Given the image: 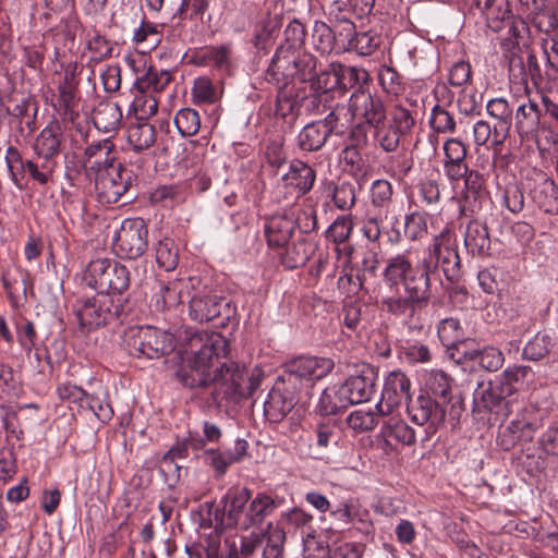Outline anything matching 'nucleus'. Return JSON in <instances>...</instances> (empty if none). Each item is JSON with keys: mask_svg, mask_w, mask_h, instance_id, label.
<instances>
[{"mask_svg": "<svg viewBox=\"0 0 558 558\" xmlns=\"http://www.w3.org/2000/svg\"><path fill=\"white\" fill-rule=\"evenodd\" d=\"M461 259L448 228H445L423 251V256L413 264L408 254H397L387 259L383 270L386 293L378 301L383 311L401 318L411 330L421 329L417 315L432 298L433 280H440L439 270L450 282L449 299L462 304L468 299L465 287L457 284Z\"/></svg>", "mask_w": 558, "mask_h": 558, "instance_id": "1", "label": "nucleus"}, {"mask_svg": "<svg viewBox=\"0 0 558 558\" xmlns=\"http://www.w3.org/2000/svg\"><path fill=\"white\" fill-rule=\"evenodd\" d=\"M227 354L228 341L220 333H192L183 359L190 372L182 369L179 373L181 381L191 389L211 387V402L217 407L223 402L238 403L244 366L233 361L220 362Z\"/></svg>", "mask_w": 558, "mask_h": 558, "instance_id": "2", "label": "nucleus"}, {"mask_svg": "<svg viewBox=\"0 0 558 558\" xmlns=\"http://www.w3.org/2000/svg\"><path fill=\"white\" fill-rule=\"evenodd\" d=\"M222 512L215 508L214 501L201 505V527H214L222 531L226 527L247 530L260 524L279 507L269 495L258 493L251 499V492L245 487H231L220 500Z\"/></svg>", "mask_w": 558, "mask_h": 558, "instance_id": "3", "label": "nucleus"}, {"mask_svg": "<svg viewBox=\"0 0 558 558\" xmlns=\"http://www.w3.org/2000/svg\"><path fill=\"white\" fill-rule=\"evenodd\" d=\"M333 367V361L323 356L302 355L288 362L284 374L264 402L266 417L274 423L281 422L295 405L301 387L311 388L314 381L326 377Z\"/></svg>", "mask_w": 558, "mask_h": 558, "instance_id": "4", "label": "nucleus"}, {"mask_svg": "<svg viewBox=\"0 0 558 558\" xmlns=\"http://www.w3.org/2000/svg\"><path fill=\"white\" fill-rule=\"evenodd\" d=\"M317 63V58L305 50L277 48L266 70L265 80L278 89L286 88L295 80L306 83L315 76Z\"/></svg>", "mask_w": 558, "mask_h": 558, "instance_id": "5", "label": "nucleus"}, {"mask_svg": "<svg viewBox=\"0 0 558 558\" xmlns=\"http://www.w3.org/2000/svg\"><path fill=\"white\" fill-rule=\"evenodd\" d=\"M122 343L130 355L153 360L171 353L175 348V338L151 326H131L124 330Z\"/></svg>", "mask_w": 558, "mask_h": 558, "instance_id": "6", "label": "nucleus"}, {"mask_svg": "<svg viewBox=\"0 0 558 558\" xmlns=\"http://www.w3.org/2000/svg\"><path fill=\"white\" fill-rule=\"evenodd\" d=\"M83 279L88 287L97 290L99 294L121 295L130 287L129 269L110 258L90 260Z\"/></svg>", "mask_w": 558, "mask_h": 558, "instance_id": "7", "label": "nucleus"}, {"mask_svg": "<svg viewBox=\"0 0 558 558\" xmlns=\"http://www.w3.org/2000/svg\"><path fill=\"white\" fill-rule=\"evenodd\" d=\"M171 73L166 70L157 71L151 65L145 74L135 77L132 92L135 94L132 107L140 119H145L157 113L158 102L148 92H161L171 82Z\"/></svg>", "mask_w": 558, "mask_h": 558, "instance_id": "8", "label": "nucleus"}, {"mask_svg": "<svg viewBox=\"0 0 558 558\" xmlns=\"http://www.w3.org/2000/svg\"><path fill=\"white\" fill-rule=\"evenodd\" d=\"M123 305L116 304L112 295L97 294L80 300L75 304V315L80 325L93 329L100 327L123 314Z\"/></svg>", "mask_w": 558, "mask_h": 558, "instance_id": "9", "label": "nucleus"}, {"mask_svg": "<svg viewBox=\"0 0 558 558\" xmlns=\"http://www.w3.org/2000/svg\"><path fill=\"white\" fill-rule=\"evenodd\" d=\"M148 248V227L142 218L124 219L113 236V250L121 258L136 259Z\"/></svg>", "mask_w": 558, "mask_h": 558, "instance_id": "10", "label": "nucleus"}, {"mask_svg": "<svg viewBox=\"0 0 558 558\" xmlns=\"http://www.w3.org/2000/svg\"><path fill=\"white\" fill-rule=\"evenodd\" d=\"M94 181L95 193L99 203L110 205L118 203L130 190L136 177L132 169L119 163L114 168L89 178Z\"/></svg>", "mask_w": 558, "mask_h": 558, "instance_id": "11", "label": "nucleus"}, {"mask_svg": "<svg viewBox=\"0 0 558 558\" xmlns=\"http://www.w3.org/2000/svg\"><path fill=\"white\" fill-rule=\"evenodd\" d=\"M506 36L501 38V49L507 53L509 60V73L511 80L519 82L526 86L527 84V72L523 62V59L518 54L519 39L527 32V25L522 19H509V27Z\"/></svg>", "mask_w": 558, "mask_h": 558, "instance_id": "12", "label": "nucleus"}, {"mask_svg": "<svg viewBox=\"0 0 558 558\" xmlns=\"http://www.w3.org/2000/svg\"><path fill=\"white\" fill-rule=\"evenodd\" d=\"M282 9L277 4L266 5L253 26L251 43L258 53L267 54L272 48L282 26Z\"/></svg>", "mask_w": 558, "mask_h": 558, "instance_id": "13", "label": "nucleus"}, {"mask_svg": "<svg viewBox=\"0 0 558 558\" xmlns=\"http://www.w3.org/2000/svg\"><path fill=\"white\" fill-rule=\"evenodd\" d=\"M411 421L424 426L427 437L434 435L445 422V410L442 407L428 396H418L407 407Z\"/></svg>", "mask_w": 558, "mask_h": 558, "instance_id": "14", "label": "nucleus"}, {"mask_svg": "<svg viewBox=\"0 0 558 558\" xmlns=\"http://www.w3.org/2000/svg\"><path fill=\"white\" fill-rule=\"evenodd\" d=\"M351 118L364 120L369 128L386 120L387 112L381 98L368 88H357L349 99Z\"/></svg>", "mask_w": 558, "mask_h": 558, "instance_id": "15", "label": "nucleus"}, {"mask_svg": "<svg viewBox=\"0 0 558 558\" xmlns=\"http://www.w3.org/2000/svg\"><path fill=\"white\" fill-rule=\"evenodd\" d=\"M339 63H330L327 68L316 69L315 76L308 81L311 87L316 92L308 100V108L317 114H323L327 109L326 102H329V92L341 86L340 71L337 66Z\"/></svg>", "mask_w": 558, "mask_h": 558, "instance_id": "16", "label": "nucleus"}, {"mask_svg": "<svg viewBox=\"0 0 558 558\" xmlns=\"http://www.w3.org/2000/svg\"><path fill=\"white\" fill-rule=\"evenodd\" d=\"M83 162L88 178L119 166L116 145L110 138L92 142L83 154Z\"/></svg>", "mask_w": 558, "mask_h": 558, "instance_id": "17", "label": "nucleus"}, {"mask_svg": "<svg viewBox=\"0 0 558 558\" xmlns=\"http://www.w3.org/2000/svg\"><path fill=\"white\" fill-rule=\"evenodd\" d=\"M411 381L401 371H392L385 379L381 399L375 405L380 415H389L393 409L410 397Z\"/></svg>", "mask_w": 558, "mask_h": 558, "instance_id": "18", "label": "nucleus"}, {"mask_svg": "<svg viewBox=\"0 0 558 558\" xmlns=\"http://www.w3.org/2000/svg\"><path fill=\"white\" fill-rule=\"evenodd\" d=\"M76 64H69L64 71V78L58 86V98L54 107L59 114L71 122L78 117L77 85L75 80Z\"/></svg>", "mask_w": 558, "mask_h": 558, "instance_id": "19", "label": "nucleus"}, {"mask_svg": "<svg viewBox=\"0 0 558 558\" xmlns=\"http://www.w3.org/2000/svg\"><path fill=\"white\" fill-rule=\"evenodd\" d=\"M529 189L531 201L548 215H558V186L546 173L539 171Z\"/></svg>", "mask_w": 558, "mask_h": 558, "instance_id": "20", "label": "nucleus"}, {"mask_svg": "<svg viewBox=\"0 0 558 558\" xmlns=\"http://www.w3.org/2000/svg\"><path fill=\"white\" fill-rule=\"evenodd\" d=\"M487 113L496 121L494 123V151L499 153L500 147L509 136L512 125V107L504 97L493 98L486 105Z\"/></svg>", "mask_w": 558, "mask_h": 558, "instance_id": "21", "label": "nucleus"}, {"mask_svg": "<svg viewBox=\"0 0 558 558\" xmlns=\"http://www.w3.org/2000/svg\"><path fill=\"white\" fill-rule=\"evenodd\" d=\"M379 436L383 438L381 449L386 453L397 450V446L415 444V432L403 420L391 416L381 426Z\"/></svg>", "mask_w": 558, "mask_h": 558, "instance_id": "22", "label": "nucleus"}, {"mask_svg": "<svg viewBox=\"0 0 558 558\" xmlns=\"http://www.w3.org/2000/svg\"><path fill=\"white\" fill-rule=\"evenodd\" d=\"M377 374L371 366H364L359 375H352L342 383L350 404L366 402L375 393Z\"/></svg>", "mask_w": 558, "mask_h": 558, "instance_id": "23", "label": "nucleus"}, {"mask_svg": "<svg viewBox=\"0 0 558 558\" xmlns=\"http://www.w3.org/2000/svg\"><path fill=\"white\" fill-rule=\"evenodd\" d=\"M486 179L484 174L472 169L464 178V189L462 191V199L460 213L468 216V213L475 214L482 208V204L486 198Z\"/></svg>", "mask_w": 558, "mask_h": 558, "instance_id": "24", "label": "nucleus"}, {"mask_svg": "<svg viewBox=\"0 0 558 558\" xmlns=\"http://www.w3.org/2000/svg\"><path fill=\"white\" fill-rule=\"evenodd\" d=\"M506 399L496 378L480 381L473 391V407L477 412L498 413Z\"/></svg>", "mask_w": 558, "mask_h": 558, "instance_id": "25", "label": "nucleus"}, {"mask_svg": "<svg viewBox=\"0 0 558 558\" xmlns=\"http://www.w3.org/2000/svg\"><path fill=\"white\" fill-rule=\"evenodd\" d=\"M463 242L466 252L472 256H488L492 240L486 222L470 219L463 229Z\"/></svg>", "mask_w": 558, "mask_h": 558, "instance_id": "26", "label": "nucleus"}, {"mask_svg": "<svg viewBox=\"0 0 558 558\" xmlns=\"http://www.w3.org/2000/svg\"><path fill=\"white\" fill-rule=\"evenodd\" d=\"M222 306H228V303L220 296L204 292L195 293L189 301V315L198 323L209 322L221 315Z\"/></svg>", "mask_w": 558, "mask_h": 558, "instance_id": "27", "label": "nucleus"}, {"mask_svg": "<svg viewBox=\"0 0 558 558\" xmlns=\"http://www.w3.org/2000/svg\"><path fill=\"white\" fill-rule=\"evenodd\" d=\"M295 229L293 215L276 214L265 225V235L270 247H283L287 245Z\"/></svg>", "mask_w": 558, "mask_h": 558, "instance_id": "28", "label": "nucleus"}, {"mask_svg": "<svg viewBox=\"0 0 558 558\" xmlns=\"http://www.w3.org/2000/svg\"><path fill=\"white\" fill-rule=\"evenodd\" d=\"M63 141L61 124L57 120H52L36 136L33 146L35 155L59 157Z\"/></svg>", "mask_w": 558, "mask_h": 558, "instance_id": "29", "label": "nucleus"}, {"mask_svg": "<svg viewBox=\"0 0 558 558\" xmlns=\"http://www.w3.org/2000/svg\"><path fill=\"white\" fill-rule=\"evenodd\" d=\"M344 391L342 383L326 387L315 407L316 412L323 416H328L345 410L351 404Z\"/></svg>", "mask_w": 558, "mask_h": 558, "instance_id": "30", "label": "nucleus"}, {"mask_svg": "<svg viewBox=\"0 0 558 558\" xmlns=\"http://www.w3.org/2000/svg\"><path fill=\"white\" fill-rule=\"evenodd\" d=\"M282 180L288 186L294 187L300 194L308 193L316 180V173L307 163L294 159L289 166L287 173L282 175Z\"/></svg>", "mask_w": 558, "mask_h": 558, "instance_id": "31", "label": "nucleus"}, {"mask_svg": "<svg viewBox=\"0 0 558 558\" xmlns=\"http://www.w3.org/2000/svg\"><path fill=\"white\" fill-rule=\"evenodd\" d=\"M192 60L197 65L228 70L231 63V45L207 46L195 51Z\"/></svg>", "mask_w": 558, "mask_h": 558, "instance_id": "32", "label": "nucleus"}, {"mask_svg": "<svg viewBox=\"0 0 558 558\" xmlns=\"http://www.w3.org/2000/svg\"><path fill=\"white\" fill-rule=\"evenodd\" d=\"M2 283L13 306L16 307L26 301L29 284L28 272L20 268L14 271H4L2 274Z\"/></svg>", "mask_w": 558, "mask_h": 558, "instance_id": "33", "label": "nucleus"}, {"mask_svg": "<svg viewBox=\"0 0 558 558\" xmlns=\"http://www.w3.org/2000/svg\"><path fill=\"white\" fill-rule=\"evenodd\" d=\"M193 288V280L177 279L160 288V294L157 296V304L162 302V308H172L184 302L185 299L191 298V289Z\"/></svg>", "mask_w": 558, "mask_h": 558, "instance_id": "34", "label": "nucleus"}, {"mask_svg": "<svg viewBox=\"0 0 558 558\" xmlns=\"http://www.w3.org/2000/svg\"><path fill=\"white\" fill-rule=\"evenodd\" d=\"M122 121V111L118 104L102 101L94 109L93 123L104 133L116 132Z\"/></svg>", "mask_w": 558, "mask_h": 558, "instance_id": "35", "label": "nucleus"}, {"mask_svg": "<svg viewBox=\"0 0 558 558\" xmlns=\"http://www.w3.org/2000/svg\"><path fill=\"white\" fill-rule=\"evenodd\" d=\"M80 26L78 17L75 13L69 12L62 17L59 25L52 31L53 39L57 44L54 48L56 58L60 54V47L72 49L75 43L76 32Z\"/></svg>", "mask_w": 558, "mask_h": 558, "instance_id": "36", "label": "nucleus"}, {"mask_svg": "<svg viewBox=\"0 0 558 558\" xmlns=\"http://www.w3.org/2000/svg\"><path fill=\"white\" fill-rule=\"evenodd\" d=\"M329 138L327 129L317 121L307 123L298 134V146L303 151L319 150Z\"/></svg>", "mask_w": 558, "mask_h": 558, "instance_id": "37", "label": "nucleus"}, {"mask_svg": "<svg viewBox=\"0 0 558 558\" xmlns=\"http://www.w3.org/2000/svg\"><path fill=\"white\" fill-rule=\"evenodd\" d=\"M465 357L487 372H497L505 363L502 351L493 345L470 350Z\"/></svg>", "mask_w": 558, "mask_h": 558, "instance_id": "38", "label": "nucleus"}, {"mask_svg": "<svg viewBox=\"0 0 558 558\" xmlns=\"http://www.w3.org/2000/svg\"><path fill=\"white\" fill-rule=\"evenodd\" d=\"M531 368L527 366L507 367L495 378L507 398L523 389Z\"/></svg>", "mask_w": 558, "mask_h": 558, "instance_id": "39", "label": "nucleus"}, {"mask_svg": "<svg viewBox=\"0 0 558 558\" xmlns=\"http://www.w3.org/2000/svg\"><path fill=\"white\" fill-rule=\"evenodd\" d=\"M541 109L538 105L529 99L521 104L515 112V126L520 133L531 134L538 130L541 123Z\"/></svg>", "mask_w": 558, "mask_h": 558, "instance_id": "40", "label": "nucleus"}, {"mask_svg": "<svg viewBox=\"0 0 558 558\" xmlns=\"http://www.w3.org/2000/svg\"><path fill=\"white\" fill-rule=\"evenodd\" d=\"M313 254V247L304 238L289 244L281 255V263L288 269L304 266Z\"/></svg>", "mask_w": 558, "mask_h": 558, "instance_id": "41", "label": "nucleus"}, {"mask_svg": "<svg viewBox=\"0 0 558 558\" xmlns=\"http://www.w3.org/2000/svg\"><path fill=\"white\" fill-rule=\"evenodd\" d=\"M57 159L54 156H37V160H26V170L34 181L47 185L52 181L58 166Z\"/></svg>", "mask_w": 558, "mask_h": 558, "instance_id": "42", "label": "nucleus"}, {"mask_svg": "<svg viewBox=\"0 0 558 558\" xmlns=\"http://www.w3.org/2000/svg\"><path fill=\"white\" fill-rule=\"evenodd\" d=\"M156 141L155 126L147 122H138L129 128L128 142L133 150L140 153L148 149Z\"/></svg>", "mask_w": 558, "mask_h": 558, "instance_id": "43", "label": "nucleus"}, {"mask_svg": "<svg viewBox=\"0 0 558 558\" xmlns=\"http://www.w3.org/2000/svg\"><path fill=\"white\" fill-rule=\"evenodd\" d=\"M539 458L558 469V427L549 426L538 439Z\"/></svg>", "mask_w": 558, "mask_h": 558, "instance_id": "44", "label": "nucleus"}, {"mask_svg": "<svg viewBox=\"0 0 558 558\" xmlns=\"http://www.w3.org/2000/svg\"><path fill=\"white\" fill-rule=\"evenodd\" d=\"M312 43L314 49L322 54H329L336 50L335 34L323 21H315L313 25Z\"/></svg>", "mask_w": 558, "mask_h": 558, "instance_id": "45", "label": "nucleus"}, {"mask_svg": "<svg viewBox=\"0 0 558 558\" xmlns=\"http://www.w3.org/2000/svg\"><path fill=\"white\" fill-rule=\"evenodd\" d=\"M307 32L306 27L300 20H291L283 31V43L278 48L287 50H303Z\"/></svg>", "mask_w": 558, "mask_h": 558, "instance_id": "46", "label": "nucleus"}, {"mask_svg": "<svg viewBox=\"0 0 558 558\" xmlns=\"http://www.w3.org/2000/svg\"><path fill=\"white\" fill-rule=\"evenodd\" d=\"M372 129L374 140L380 148L388 153L398 148L402 135L387 123V119L373 125Z\"/></svg>", "mask_w": 558, "mask_h": 558, "instance_id": "47", "label": "nucleus"}, {"mask_svg": "<svg viewBox=\"0 0 558 558\" xmlns=\"http://www.w3.org/2000/svg\"><path fill=\"white\" fill-rule=\"evenodd\" d=\"M437 333L441 343L447 348L462 342L465 337L459 319L453 317L442 319L438 325Z\"/></svg>", "mask_w": 558, "mask_h": 558, "instance_id": "48", "label": "nucleus"}, {"mask_svg": "<svg viewBox=\"0 0 558 558\" xmlns=\"http://www.w3.org/2000/svg\"><path fill=\"white\" fill-rule=\"evenodd\" d=\"M378 416H381L378 411L355 410L347 417V424L354 433H367L373 430L378 424Z\"/></svg>", "mask_w": 558, "mask_h": 558, "instance_id": "49", "label": "nucleus"}, {"mask_svg": "<svg viewBox=\"0 0 558 558\" xmlns=\"http://www.w3.org/2000/svg\"><path fill=\"white\" fill-rule=\"evenodd\" d=\"M264 538H266V546L263 550V558H282L283 544L286 542L283 529L269 523Z\"/></svg>", "mask_w": 558, "mask_h": 558, "instance_id": "50", "label": "nucleus"}, {"mask_svg": "<svg viewBox=\"0 0 558 558\" xmlns=\"http://www.w3.org/2000/svg\"><path fill=\"white\" fill-rule=\"evenodd\" d=\"M185 189L180 184L161 185L150 194L153 203L168 207L183 202Z\"/></svg>", "mask_w": 558, "mask_h": 558, "instance_id": "51", "label": "nucleus"}, {"mask_svg": "<svg viewBox=\"0 0 558 558\" xmlns=\"http://www.w3.org/2000/svg\"><path fill=\"white\" fill-rule=\"evenodd\" d=\"M174 124L179 133L184 136H193L201 129V118L196 110L192 108L180 109L174 117Z\"/></svg>", "mask_w": 558, "mask_h": 558, "instance_id": "52", "label": "nucleus"}, {"mask_svg": "<svg viewBox=\"0 0 558 558\" xmlns=\"http://www.w3.org/2000/svg\"><path fill=\"white\" fill-rule=\"evenodd\" d=\"M380 43V36L376 33L372 31L360 32L349 39V48L360 56H371L378 49Z\"/></svg>", "mask_w": 558, "mask_h": 558, "instance_id": "53", "label": "nucleus"}, {"mask_svg": "<svg viewBox=\"0 0 558 558\" xmlns=\"http://www.w3.org/2000/svg\"><path fill=\"white\" fill-rule=\"evenodd\" d=\"M156 262L159 267L163 268L166 271L173 270L179 260V251L174 244V242L166 238L160 240L156 245Z\"/></svg>", "mask_w": 558, "mask_h": 558, "instance_id": "54", "label": "nucleus"}, {"mask_svg": "<svg viewBox=\"0 0 558 558\" xmlns=\"http://www.w3.org/2000/svg\"><path fill=\"white\" fill-rule=\"evenodd\" d=\"M84 409L90 410L102 423L109 422L113 416V409L108 401L106 391L101 393H88Z\"/></svg>", "mask_w": 558, "mask_h": 558, "instance_id": "55", "label": "nucleus"}, {"mask_svg": "<svg viewBox=\"0 0 558 558\" xmlns=\"http://www.w3.org/2000/svg\"><path fill=\"white\" fill-rule=\"evenodd\" d=\"M340 71L341 86L343 88H366L365 85L371 81L369 73L357 66H345L341 63L337 66Z\"/></svg>", "mask_w": 558, "mask_h": 558, "instance_id": "56", "label": "nucleus"}, {"mask_svg": "<svg viewBox=\"0 0 558 558\" xmlns=\"http://www.w3.org/2000/svg\"><path fill=\"white\" fill-rule=\"evenodd\" d=\"M387 123L401 135H405L415 125V118L408 108L402 105H395L389 112Z\"/></svg>", "mask_w": 558, "mask_h": 558, "instance_id": "57", "label": "nucleus"}, {"mask_svg": "<svg viewBox=\"0 0 558 558\" xmlns=\"http://www.w3.org/2000/svg\"><path fill=\"white\" fill-rule=\"evenodd\" d=\"M554 342L549 335L541 333L534 336L523 349V357L530 361L543 359L553 348Z\"/></svg>", "mask_w": 558, "mask_h": 558, "instance_id": "58", "label": "nucleus"}, {"mask_svg": "<svg viewBox=\"0 0 558 558\" xmlns=\"http://www.w3.org/2000/svg\"><path fill=\"white\" fill-rule=\"evenodd\" d=\"M527 412L520 414L515 420H512L508 427L511 433L519 436L520 441L531 440L534 433L539 428V421L536 418L527 417Z\"/></svg>", "mask_w": 558, "mask_h": 558, "instance_id": "59", "label": "nucleus"}, {"mask_svg": "<svg viewBox=\"0 0 558 558\" xmlns=\"http://www.w3.org/2000/svg\"><path fill=\"white\" fill-rule=\"evenodd\" d=\"M502 204L512 214L523 210L525 204L524 191L518 182H509L505 185Z\"/></svg>", "mask_w": 558, "mask_h": 558, "instance_id": "60", "label": "nucleus"}, {"mask_svg": "<svg viewBox=\"0 0 558 558\" xmlns=\"http://www.w3.org/2000/svg\"><path fill=\"white\" fill-rule=\"evenodd\" d=\"M427 234V219L423 213L414 211L404 218V235L410 241H416Z\"/></svg>", "mask_w": 558, "mask_h": 558, "instance_id": "61", "label": "nucleus"}, {"mask_svg": "<svg viewBox=\"0 0 558 558\" xmlns=\"http://www.w3.org/2000/svg\"><path fill=\"white\" fill-rule=\"evenodd\" d=\"M429 124L437 133H453L456 131V120L449 111L440 104L432 109Z\"/></svg>", "mask_w": 558, "mask_h": 558, "instance_id": "62", "label": "nucleus"}, {"mask_svg": "<svg viewBox=\"0 0 558 558\" xmlns=\"http://www.w3.org/2000/svg\"><path fill=\"white\" fill-rule=\"evenodd\" d=\"M378 80L384 90L388 94L397 96L404 90V82L402 75L391 66H383L379 70Z\"/></svg>", "mask_w": 558, "mask_h": 558, "instance_id": "63", "label": "nucleus"}, {"mask_svg": "<svg viewBox=\"0 0 558 558\" xmlns=\"http://www.w3.org/2000/svg\"><path fill=\"white\" fill-rule=\"evenodd\" d=\"M87 36L86 47L97 59L104 60L112 56L113 46L100 32L93 29Z\"/></svg>", "mask_w": 558, "mask_h": 558, "instance_id": "64", "label": "nucleus"}]
</instances>
